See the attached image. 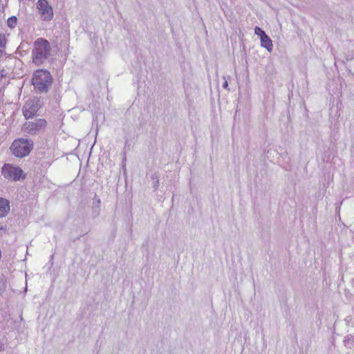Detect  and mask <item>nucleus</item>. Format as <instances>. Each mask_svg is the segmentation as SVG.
<instances>
[{
    "mask_svg": "<svg viewBox=\"0 0 354 354\" xmlns=\"http://www.w3.org/2000/svg\"><path fill=\"white\" fill-rule=\"evenodd\" d=\"M43 106V102L40 97H32L27 100L22 108L23 115L26 119L32 118L37 115V111Z\"/></svg>",
    "mask_w": 354,
    "mask_h": 354,
    "instance_id": "obj_4",
    "label": "nucleus"
},
{
    "mask_svg": "<svg viewBox=\"0 0 354 354\" xmlns=\"http://www.w3.org/2000/svg\"><path fill=\"white\" fill-rule=\"evenodd\" d=\"M10 211V202L8 200L0 197V218L5 217Z\"/></svg>",
    "mask_w": 354,
    "mask_h": 354,
    "instance_id": "obj_8",
    "label": "nucleus"
},
{
    "mask_svg": "<svg viewBox=\"0 0 354 354\" xmlns=\"http://www.w3.org/2000/svg\"><path fill=\"white\" fill-rule=\"evenodd\" d=\"M33 149V141L30 139L19 138L15 140L10 150L12 153L18 158L27 156Z\"/></svg>",
    "mask_w": 354,
    "mask_h": 354,
    "instance_id": "obj_3",
    "label": "nucleus"
},
{
    "mask_svg": "<svg viewBox=\"0 0 354 354\" xmlns=\"http://www.w3.org/2000/svg\"><path fill=\"white\" fill-rule=\"evenodd\" d=\"M17 19L16 17L12 16L8 19L7 24L10 28H15L17 25Z\"/></svg>",
    "mask_w": 354,
    "mask_h": 354,
    "instance_id": "obj_10",
    "label": "nucleus"
},
{
    "mask_svg": "<svg viewBox=\"0 0 354 354\" xmlns=\"http://www.w3.org/2000/svg\"><path fill=\"white\" fill-rule=\"evenodd\" d=\"M37 8L39 10L41 17L44 21H50L53 17V10L47 0H38Z\"/></svg>",
    "mask_w": 354,
    "mask_h": 354,
    "instance_id": "obj_7",
    "label": "nucleus"
},
{
    "mask_svg": "<svg viewBox=\"0 0 354 354\" xmlns=\"http://www.w3.org/2000/svg\"><path fill=\"white\" fill-rule=\"evenodd\" d=\"M254 32L256 35L259 36L260 38L266 35V32L258 26L255 27Z\"/></svg>",
    "mask_w": 354,
    "mask_h": 354,
    "instance_id": "obj_11",
    "label": "nucleus"
},
{
    "mask_svg": "<svg viewBox=\"0 0 354 354\" xmlns=\"http://www.w3.org/2000/svg\"><path fill=\"white\" fill-rule=\"evenodd\" d=\"M152 178L156 179V180L153 183V187H155V189H157L158 187L159 186V180L158 179V176H156V174L152 176Z\"/></svg>",
    "mask_w": 354,
    "mask_h": 354,
    "instance_id": "obj_12",
    "label": "nucleus"
},
{
    "mask_svg": "<svg viewBox=\"0 0 354 354\" xmlns=\"http://www.w3.org/2000/svg\"><path fill=\"white\" fill-rule=\"evenodd\" d=\"M46 127V121L44 119H36L35 121L26 122L22 127V131L31 136L37 135L44 131Z\"/></svg>",
    "mask_w": 354,
    "mask_h": 354,
    "instance_id": "obj_5",
    "label": "nucleus"
},
{
    "mask_svg": "<svg viewBox=\"0 0 354 354\" xmlns=\"http://www.w3.org/2000/svg\"><path fill=\"white\" fill-rule=\"evenodd\" d=\"M223 78L225 79V77H223ZM223 87L224 88H225V89L229 90V88H228V83H227V81L226 80H225V82H224V83L223 84Z\"/></svg>",
    "mask_w": 354,
    "mask_h": 354,
    "instance_id": "obj_15",
    "label": "nucleus"
},
{
    "mask_svg": "<svg viewBox=\"0 0 354 354\" xmlns=\"http://www.w3.org/2000/svg\"><path fill=\"white\" fill-rule=\"evenodd\" d=\"M7 74H8V73H7L6 70H5V69H3V68L2 70H1V71H0V81H1L3 78L6 77V75H7Z\"/></svg>",
    "mask_w": 354,
    "mask_h": 354,
    "instance_id": "obj_13",
    "label": "nucleus"
},
{
    "mask_svg": "<svg viewBox=\"0 0 354 354\" xmlns=\"http://www.w3.org/2000/svg\"><path fill=\"white\" fill-rule=\"evenodd\" d=\"M0 46L4 47L5 44H3L2 41H0Z\"/></svg>",
    "mask_w": 354,
    "mask_h": 354,
    "instance_id": "obj_16",
    "label": "nucleus"
},
{
    "mask_svg": "<svg viewBox=\"0 0 354 354\" xmlns=\"http://www.w3.org/2000/svg\"><path fill=\"white\" fill-rule=\"evenodd\" d=\"M6 231V227L3 226L0 227V236H1Z\"/></svg>",
    "mask_w": 354,
    "mask_h": 354,
    "instance_id": "obj_14",
    "label": "nucleus"
},
{
    "mask_svg": "<svg viewBox=\"0 0 354 354\" xmlns=\"http://www.w3.org/2000/svg\"><path fill=\"white\" fill-rule=\"evenodd\" d=\"M2 174L6 178L15 181L19 180L21 178H25V176L22 177L24 171L20 167L13 166L10 164H5L3 165L2 168Z\"/></svg>",
    "mask_w": 354,
    "mask_h": 354,
    "instance_id": "obj_6",
    "label": "nucleus"
},
{
    "mask_svg": "<svg viewBox=\"0 0 354 354\" xmlns=\"http://www.w3.org/2000/svg\"><path fill=\"white\" fill-rule=\"evenodd\" d=\"M261 46L266 48L269 52L272 50V42L270 38L267 35L261 37Z\"/></svg>",
    "mask_w": 354,
    "mask_h": 354,
    "instance_id": "obj_9",
    "label": "nucleus"
},
{
    "mask_svg": "<svg viewBox=\"0 0 354 354\" xmlns=\"http://www.w3.org/2000/svg\"><path fill=\"white\" fill-rule=\"evenodd\" d=\"M52 76L45 70L37 71L32 77V84L39 93L47 92L52 84Z\"/></svg>",
    "mask_w": 354,
    "mask_h": 354,
    "instance_id": "obj_2",
    "label": "nucleus"
},
{
    "mask_svg": "<svg viewBox=\"0 0 354 354\" xmlns=\"http://www.w3.org/2000/svg\"><path fill=\"white\" fill-rule=\"evenodd\" d=\"M50 52L51 46L48 40L44 38L37 39L32 51V62L37 66L44 64L50 56Z\"/></svg>",
    "mask_w": 354,
    "mask_h": 354,
    "instance_id": "obj_1",
    "label": "nucleus"
}]
</instances>
